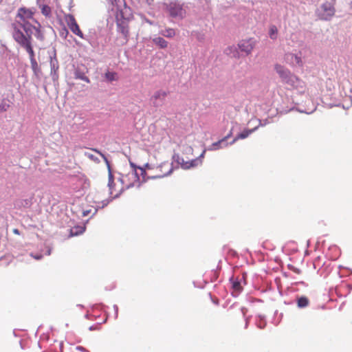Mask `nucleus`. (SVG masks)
Segmentation results:
<instances>
[{
	"instance_id": "1",
	"label": "nucleus",
	"mask_w": 352,
	"mask_h": 352,
	"mask_svg": "<svg viewBox=\"0 0 352 352\" xmlns=\"http://www.w3.org/2000/svg\"><path fill=\"white\" fill-rule=\"evenodd\" d=\"M34 8L21 7L17 10L15 19L11 23L12 37L34 34V37L40 43L45 40L44 28L34 16Z\"/></svg>"
},
{
	"instance_id": "2",
	"label": "nucleus",
	"mask_w": 352,
	"mask_h": 352,
	"mask_svg": "<svg viewBox=\"0 0 352 352\" xmlns=\"http://www.w3.org/2000/svg\"><path fill=\"white\" fill-rule=\"evenodd\" d=\"M336 14V8L332 2L326 1L318 6L315 10L317 19L330 21Z\"/></svg>"
},
{
	"instance_id": "3",
	"label": "nucleus",
	"mask_w": 352,
	"mask_h": 352,
	"mask_svg": "<svg viewBox=\"0 0 352 352\" xmlns=\"http://www.w3.org/2000/svg\"><path fill=\"white\" fill-rule=\"evenodd\" d=\"M34 34L28 36H20L12 37L13 40L22 49H23L29 55L30 60H36L35 52L34 50L33 39Z\"/></svg>"
},
{
	"instance_id": "4",
	"label": "nucleus",
	"mask_w": 352,
	"mask_h": 352,
	"mask_svg": "<svg viewBox=\"0 0 352 352\" xmlns=\"http://www.w3.org/2000/svg\"><path fill=\"white\" fill-rule=\"evenodd\" d=\"M166 10L169 15L173 18H183L186 14V11L183 8V4L177 0L167 3Z\"/></svg>"
},
{
	"instance_id": "5",
	"label": "nucleus",
	"mask_w": 352,
	"mask_h": 352,
	"mask_svg": "<svg viewBox=\"0 0 352 352\" xmlns=\"http://www.w3.org/2000/svg\"><path fill=\"white\" fill-rule=\"evenodd\" d=\"M276 72L279 75L283 82L289 85H293L295 82L296 76L290 72V71L284 66L276 64L274 66Z\"/></svg>"
},
{
	"instance_id": "6",
	"label": "nucleus",
	"mask_w": 352,
	"mask_h": 352,
	"mask_svg": "<svg viewBox=\"0 0 352 352\" xmlns=\"http://www.w3.org/2000/svg\"><path fill=\"white\" fill-rule=\"evenodd\" d=\"M168 92L162 89L156 91L150 98L151 105L156 109L162 107L166 103V98Z\"/></svg>"
},
{
	"instance_id": "7",
	"label": "nucleus",
	"mask_w": 352,
	"mask_h": 352,
	"mask_svg": "<svg viewBox=\"0 0 352 352\" xmlns=\"http://www.w3.org/2000/svg\"><path fill=\"white\" fill-rule=\"evenodd\" d=\"M66 20H67V25L69 26V29L74 34L78 36L81 38L86 39L87 41H89V43L92 46L94 45V42H92L91 41H90L88 38H86L85 37V36H84L83 33L82 32V31L80 30L79 25H78L74 15L69 14L66 16Z\"/></svg>"
},
{
	"instance_id": "8",
	"label": "nucleus",
	"mask_w": 352,
	"mask_h": 352,
	"mask_svg": "<svg viewBox=\"0 0 352 352\" xmlns=\"http://www.w3.org/2000/svg\"><path fill=\"white\" fill-rule=\"evenodd\" d=\"M132 17V10L126 2L116 9V19L129 21Z\"/></svg>"
},
{
	"instance_id": "9",
	"label": "nucleus",
	"mask_w": 352,
	"mask_h": 352,
	"mask_svg": "<svg viewBox=\"0 0 352 352\" xmlns=\"http://www.w3.org/2000/svg\"><path fill=\"white\" fill-rule=\"evenodd\" d=\"M255 41L254 38H250L246 40H242L238 44V47L240 52H244L245 55L250 54L253 48L254 47Z\"/></svg>"
},
{
	"instance_id": "10",
	"label": "nucleus",
	"mask_w": 352,
	"mask_h": 352,
	"mask_svg": "<svg viewBox=\"0 0 352 352\" xmlns=\"http://www.w3.org/2000/svg\"><path fill=\"white\" fill-rule=\"evenodd\" d=\"M92 151L98 153L102 157V159L104 160V161L107 165V170H108V179H109L107 186L109 187V190H111V184H115V182H114V176L112 173L110 162H109V160L107 159V157H106V155L104 153H102L100 151H99L98 148H92Z\"/></svg>"
},
{
	"instance_id": "11",
	"label": "nucleus",
	"mask_w": 352,
	"mask_h": 352,
	"mask_svg": "<svg viewBox=\"0 0 352 352\" xmlns=\"http://www.w3.org/2000/svg\"><path fill=\"white\" fill-rule=\"evenodd\" d=\"M59 68L58 61L56 58V50H54V54L50 56V74L52 78V80L55 81L58 79V70Z\"/></svg>"
},
{
	"instance_id": "12",
	"label": "nucleus",
	"mask_w": 352,
	"mask_h": 352,
	"mask_svg": "<svg viewBox=\"0 0 352 352\" xmlns=\"http://www.w3.org/2000/svg\"><path fill=\"white\" fill-rule=\"evenodd\" d=\"M230 281L232 285V288L233 289L232 296L236 298L243 290L242 283L239 280V276H232L230 278Z\"/></svg>"
},
{
	"instance_id": "13",
	"label": "nucleus",
	"mask_w": 352,
	"mask_h": 352,
	"mask_svg": "<svg viewBox=\"0 0 352 352\" xmlns=\"http://www.w3.org/2000/svg\"><path fill=\"white\" fill-rule=\"evenodd\" d=\"M129 21L116 19L118 32L121 33L126 41L128 40L129 34L128 26Z\"/></svg>"
},
{
	"instance_id": "14",
	"label": "nucleus",
	"mask_w": 352,
	"mask_h": 352,
	"mask_svg": "<svg viewBox=\"0 0 352 352\" xmlns=\"http://www.w3.org/2000/svg\"><path fill=\"white\" fill-rule=\"evenodd\" d=\"M34 195L28 198L16 199L14 203V208L17 209L30 208L33 204Z\"/></svg>"
},
{
	"instance_id": "15",
	"label": "nucleus",
	"mask_w": 352,
	"mask_h": 352,
	"mask_svg": "<svg viewBox=\"0 0 352 352\" xmlns=\"http://www.w3.org/2000/svg\"><path fill=\"white\" fill-rule=\"evenodd\" d=\"M258 129V126L253 129H245L243 131L238 133L236 137L230 142V144H234L239 140H243L247 138L250 135L255 132Z\"/></svg>"
},
{
	"instance_id": "16",
	"label": "nucleus",
	"mask_w": 352,
	"mask_h": 352,
	"mask_svg": "<svg viewBox=\"0 0 352 352\" xmlns=\"http://www.w3.org/2000/svg\"><path fill=\"white\" fill-rule=\"evenodd\" d=\"M295 302L298 309H305L310 305V300L308 297L303 295H296Z\"/></svg>"
},
{
	"instance_id": "17",
	"label": "nucleus",
	"mask_w": 352,
	"mask_h": 352,
	"mask_svg": "<svg viewBox=\"0 0 352 352\" xmlns=\"http://www.w3.org/2000/svg\"><path fill=\"white\" fill-rule=\"evenodd\" d=\"M296 109L297 111L300 112V113H305L306 114H311L313 112H314L316 109V107H314L312 109L309 110V109H300V108H295L294 107H280L279 109H278L277 110L280 113H287L288 112L292 111V110H294Z\"/></svg>"
},
{
	"instance_id": "18",
	"label": "nucleus",
	"mask_w": 352,
	"mask_h": 352,
	"mask_svg": "<svg viewBox=\"0 0 352 352\" xmlns=\"http://www.w3.org/2000/svg\"><path fill=\"white\" fill-rule=\"evenodd\" d=\"M224 52L226 55L230 57L239 58L241 56L239 47H236L234 45L226 47Z\"/></svg>"
},
{
	"instance_id": "19",
	"label": "nucleus",
	"mask_w": 352,
	"mask_h": 352,
	"mask_svg": "<svg viewBox=\"0 0 352 352\" xmlns=\"http://www.w3.org/2000/svg\"><path fill=\"white\" fill-rule=\"evenodd\" d=\"M130 166L132 168L131 173H129L126 177H133L135 181H140V176L137 172V170L139 169L141 166L136 165L134 162L129 160Z\"/></svg>"
},
{
	"instance_id": "20",
	"label": "nucleus",
	"mask_w": 352,
	"mask_h": 352,
	"mask_svg": "<svg viewBox=\"0 0 352 352\" xmlns=\"http://www.w3.org/2000/svg\"><path fill=\"white\" fill-rule=\"evenodd\" d=\"M123 191L124 188H121L120 192L115 195L113 197L103 200L102 201V206H98V208L95 209V211L91 217L94 216L97 213L98 208H103L104 207L107 206L113 199L118 198Z\"/></svg>"
},
{
	"instance_id": "21",
	"label": "nucleus",
	"mask_w": 352,
	"mask_h": 352,
	"mask_svg": "<svg viewBox=\"0 0 352 352\" xmlns=\"http://www.w3.org/2000/svg\"><path fill=\"white\" fill-rule=\"evenodd\" d=\"M85 226H76L70 229L69 236H75L82 234L85 231Z\"/></svg>"
},
{
	"instance_id": "22",
	"label": "nucleus",
	"mask_w": 352,
	"mask_h": 352,
	"mask_svg": "<svg viewBox=\"0 0 352 352\" xmlns=\"http://www.w3.org/2000/svg\"><path fill=\"white\" fill-rule=\"evenodd\" d=\"M153 43L160 49H164L168 46V42L161 36H156L153 38Z\"/></svg>"
},
{
	"instance_id": "23",
	"label": "nucleus",
	"mask_w": 352,
	"mask_h": 352,
	"mask_svg": "<svg viewBox=\"0 0 352 352\" xmlns=\"http://www.w3.org/2000/svg\"><path fill=\"white\" fill-rule=\"evenodd\" d=\"M255 324L258 328L261 329H264L267 324L265 316L261 314L257 315L256 316Z\"/></svg>"
},
{
	"instance_id": "24",
	"label": "nucleus",
	"mask_w": 352,
	"mask_h": 352,
	"mask_svg": "<svg viewBox=\"0 0 352 352\" xmlns=\"http://www.w3.org/2000/svg\"><path fill=\"white\" fill-rule=\"evenodd\" d=\"M104 78L107 82H111L113 81H117L118 80V75L115 72L107 71L104 73Z\"/></svg>"
},
{
	"instance_id": "25",
	"label": "nucleus",
	"mask_w": 352,
	"mask_h": 352,
	"mask_svg": "<svg viewBox=\"0 0 352 352\" xmlns=\"http://www.w3.org/2000/svg\"><path fill=\"white\" fill-rule=\"evenodd\" d=\"M75 78L82 80L87 83L90 82L89 78L80 69H76L74 72Z\"/></svg>"
},
{
	"instance_id": "26",
	"label": "nucleus",
	"mask_w": 352,
	"mask_h": 352,
	"mask_svg": "<svg viewBox=\"0 0 352 352\" xmlns=\"http://www.w3.org/2000/svg\"><path fill=\"white\" fill-rule=\"evenodd\" d=\"M278 36V29L276 25H271L269 28V36L272 40H276Z\"/></svg>"
},
{
	"instance_id": "27",
	"label": "nucleus",
	"mask_w": 352,
	"mask_h": 352,
	"mask_svg": "<svg viewBox=\"0 0 352 352\" xmlns=\"http://www.w3.org/2000/svg\"><path fill=\"white\" fill-rule=\"evenodd\" d=\"M224 140L221 138L219 140H218L217 142H215L214 143H212L210 146H209L207 148L208 151H217V150H219L221 148V144L223 142Z\"/></svg>"
},
{
	"instance_id": "28",
	"label": "nucleus",
	"mask_w": 352,
	"mask_h": 352,
	"mask_svg": "<svg viewBox=\"0 0 352 352\" xmlns=\"http://www.w3.org/2000/svg\"><path fill=\"white\" fill-rule=\"evenodd\" d=\"M31 68L33 71V73L35 76H38L39 73H41V68L38 66V64L36 60H30Z\"/></svg>"
},
{
	"instance_id": "29",
	"label": "nucleus",
	"mask_w": 352,
	"mask_h": 352,
	"mask_svg": "<svg viewBox=\"0 0 352 352\" xmlns=\"http://www.w3.org/2000/svg\"><path fill=\"white\" fill-rule=\"evenodd\" d=\"M41 10V13L46 17L50 16L52 14V9L47 5L39 6Z\"/></svg>"
},
{
	"instance_id": "30",
	"label": "nucleus",
	"mask_w": 352,
	"mask_h": 352,
	"mask_svg": "<svg viewBox=\"0 0 352 352\" xmlns=\"http://www.w3.org/2000/svg\"><path fill=\"white\" fill-rule=\"evenodd\" d=\"M10 105L6 99H3L0 101V113L6 111Z\"/></svg>"
},
{
	"instance_id": "31",
	"label": "nucleus",
	"mask_w": 352,
	"mask_h": 352,
	"mask_svg": "<svg viewBox=\"0 0 352 352\" xmlns=\"http://www.w3.org/2000/svg\"><path fill=\"white\" fill-rule=\"evenodd\" d=\"M188 165H186L185 167L186 169H190V168H194L201 165L199 163V160L197 158L188 161Z\"/></svg>"
},
{
	"instance_id": "32",
	"label": "nucleus",
	"mask_w": 352,
	"mask_h": 352,
	"mask_svg": "<svg viewBox=\"0 0 352 352\" xmlns=\"http://www.w3.org/2000/svg\"><path fill=\"white\" fill-rule=\"evenodd\" d=\"M162 34L165 37L172 38L175 36V32L173 29L168 28L166 29L164 31H162Z\"/></svg>"
},
{
	"instance_id": "33",
	"label": "nucleus",
	"mask_w": 352,
	"mask_h": 352,
	"mask_svg": "<svg viewBox=\"0 0 352 352\" xmlns=\"http://www.w3.org/2000/svg\"><path fill=\"white\" fill-rule=\"evenodd\" d=\"M171 166H173V163L171 164ZM173 169H174V168L173 166H171V168L169 169V170L166 173H165L164 175L148 177V179H158V178H162L163 177H167V176L170 175L173 173Z\"/></svg>"
},
{
	"instance_id": "34",
	"label": "nucleus",
	"mask_w": 352,
	"mask_h": 352,
	"mask_svg": "<svg viewBox=\"0 0 352 352\" xmlns=\"http://www.w3.org/2000/svg\"><path fill=\"white\" fill-rule=\"evenodd\" d=\"M109 1L112 6L116 7V9L118 8V7H120L125 3L124 0H109Z\"/></svg>"
},
{
	"instance_id": "35",
	"label": "nucleus",
	"mask_w": 352,
	"mask_h": 352,
	"mask_svg": "<svg viewBox=\"0 0 352 352\" xmlns=\"http://www.w3.org/2000/svg\"><path fill=\"white\" fill-rule=\"evenodd\" d=\"M85 155L89 158L90 160H91L92 161L96 162V163H99L100 162V160L98 159V157H96L94 155L91 154V153H87L86 152L85 153Z\"/></svg>"
},
{
	"instance_id": "36",
	"label": "nucleus",
	"mask_w": 352,
	"mask_h": 352,
	"mask_svg": "<svg viewBox=\"0 0 352 352\" xmlns=\"http://www.w3.org/2000/svg\"><path fill=\"white\" fill-rule=\"evenodd\" d=\"M221 261H219V263H218V265L217 267V270H212L213 274H214V280H216L218 276H219L218 270H220L221 268Z\"/></svg>"
},
{
	"instance_id": "37",
	"label": "nucleus",
	"mask_w": 352,
	"mask_h": 352,
	"mask_svg": "<svg viewBox=\"0 0 352 352\" xmlns=\"http://www.w3.org/2000/svg\"><path fill=\"white\" fill-rule=\"evenodd\" d=\"M139 169L141 170V175L143 179V182H146L148 180V177H146V172L145 168L141 166Z\"/></svg>"
},
{
	"instance_id": "38",
	"label": "nucleus",
	"mask_w": 352,
	"mask_h": 352,
	"mask_svg": "<svg viewBox=\"0 0 352 352\" xmlns=\"http://www.w3.org/2000/svg\"><path fill=\"white\" fill-rule=\"evenodd\" d=\"M292 59L294 60L296 63L298 65H302V59L301 57L298 56L297 54L292 55Z\"/></svg>"
},
{
	"instance_id": "39",
	"label": "nucleus",
	"mask_w": 352,
	"mask_h": 352,
	"mask_svg": "<svg viewBox=\"0 0 352 352\" xmlns=\"http://www.w3.org/2000/svg\"><path fill=\"white\" fill-rule=\"evenodd\" d=\"M258 125L257 126L258 128L259 126H266L267 124H270V122L269 121L268 119H264V120H258Z\"/></svg>"
},
{
	"instance_id": "40",
	"label": "nucleus",
	"mask_w": 352,
	"mask_h": 352,
	"mask_svg": "<svg viewBox=\"0 0 352 352\" xmlns=\"http://www.w3.org/2000/svg\"><path fill=\"white\" fill-rule=\"evenodd\" d=\"M182 158L178 153H174L173 155V161L177 163V164H179Z\"/></svg>"
},
{
	"instance_id": "41",
	"label": "nucleus",
	"mask_w": 352,
	"mask_h": 352,
	"mask_svg": "<svg viewBox=\"0 0 352 352\" xmlns=\"http://www.w3.org/2000/svg\"><path fill=\"white\" fill-rule=\"evenodd\" d=\"M30 256L36 260H41L43 258V254L41 253H31Z\"/></svg>"
},
{
	"instance_id": "42",
	"label": "nucleus",
	"mask_w": 352,
	"mask_h": 352,
	"mask_svg": "<svg viewBox=\"0 0 352 352\" xmlns=\"http://www.w3.org/2000/svg\"><path fill=\"white\" fill-rule=\"evenodd\" d=\"M239 276V280L241 283H243L244 285H246V276L247 274L245 272H243L241 276Z\"/></svg>"
},
{
	"instance_id": "43",
	"label": "nucleus",
	"mask_w": 352,
	"mask_h": 352,
	"mask_svg": "<svg viewBox=\"0 0 352 352\" xmlns=\"http://www.w3.org/2000/svg\"><path fill=\"white\" fill-rule=\"evenodd\" d=\"M294 285L297 287L296 290L300 289L299 286L307 287V284L303 281L296 282Z\"/></svg>"
},
{
	"instance_id": "44",
	"label": "nucleus",
	"mask_w": 352,
	"mask_h": 352,
	"mask_svg": "<svg viewBox=\"0 0 352 352\" xmlns=\"http://www.w3.org/2000/svg\"><path fill=\"white\" fill-rule=\"evenodd\" d=\"M179 165H180V166H181V167H182L183 169L186 170L185 167H186V165H187V166L188 165V161H185V160H184V159L182 157V158L181 159V161H180V162H179Z\"/></svg>"
},
{
	"instance_id": "45",
	"label": "nucleus",
	"mask_w": 352,
	"mask_h": 352,
	"mask_svg": "<svg viewBox=\"0 0 352 352\" xmlns=\"http://www.w3.org/2000/svg\"><path fill=\"white\" fill-rule=\"evenodd\" d=\"M100 308L101 309H104V307H106V305H104V304L102 303H99V304H95L92 306V309H98V308Z\"/></svg>"
},
{
	"instance_id": "46",
	"label": "nucleus",
	"mask_w": 352,
	"mask_h": 352,
	"mask_svg": "<svg viewBox=\"0 0 352 352\" xmlns=\"http://www.w3.org/2000/svg\"><path fill=\"white\" fill-rule=\"evenodd\" d=\"M207 149H204L202 153L200 154V155L197 157V159H199V163L200 164H202V159L204 157V155L206 153V151Z\"/></svg>"
},
{
	"instance_id": "47",
	"label": "nucleus",
	"mask_w": 352,
	"mask_h": 352,
	"mask_svg": "<svg viewBox=\"0 0 352 352\" xmlns=\"http://www.w3.org/2000/svg\"><path fill=\"white\" fill-rule=\"evenodd\" d=\"M76 349L77 351H81V352H89V351H88L87 349H85V347H83L82 346H77L76 347Z\"/></svg>"
},
{
	"instance_id": "48",
	"label": "nucleus",
	"mask_w": 352,
	"mask_h": 352,
	"mask_svg": "<svg viewBox=\"0 0 352 352\" xmlns=\"http://www.w3.org/2000/svg\"><path fill=\"white\" fill-rule=\"evenodd\" d=\"M113 309H114V312H115L114 318H115V319H117L118 316V305H113Z\"/></svg>"
},
{
	"instance_id": "49",
	"label": "nucleus",
	"mask_w": 352,
	"mask_h": 352,
	"mask_svg": "<svg viewBox=\"0 0 352 352\" xmlns=\"http://www.w3.org/2000/svg\"><path fill=\"white\" fill-rule=\"evenodd\" d=\"M232 129L230 131V132L225 136L223 137L222 139L223 140H228L230 138H231L232 136V134H233V132H232Z\"/></svg>"
},
{
	"instance_id": "50",
	"label": "nucleus",
	"mask_w": 352,
	"mask_h": 352,
	"mask_svg": "<svg viewBox=\"0 0 352 352\" xmlns=\"http://www.w3.org/2000/svg\"><path fill=\"white\" fill-rule=\"evenodd\" d=\"M68 34L69 31L66 28H64L63 30L60 32V36L65 38Z\"/></svg>"
},
{
	"instance_id": "51",
	"label": "nucleus",
	"mask_w": 352,
	"mask_h": 352,
	"mask_svg": "<svg viewBox=\"0 0 352 352\" xmlns=\"http://www.w3.org/2000/svg\"><path fill=\"white\" fill-rule=\"evenodd\" d=\"M221 148H226L230 144V142H228V140H225L221 144Z\"/></svg>"
},
{
	"instance_id": "52",
	"label": "nucleus",
	"mask_w": 352,
	"mask_h": 352,
	"mask_svg": "<svg viewBox=\"0 0 352 352\" xmlns=\"http://www.w3.org/2000/svg\"><path fill=\"white\" fill-rule=\"evenodd\" d=\"M250 320V316H248V317L245 318V329H247L248 327Z\"/></svg>"
},
{
	"instance_id": "53",
	"label": "nucleus",
	"mask_w": 352,
	"mask_h": 352,
	"mask_svg": "<svg viewBox=\"0 0 352 352\" xmlns=\"http://www.w3.org/2000/svg\"><path fill=\"white\" fill-rule=\"evenodd\" d=\"M349 100L350 101V105H346L345 104H342V107L344 109H349L351 106H352V98H351V97H349Z\"/></svg>"
},
{
	"instance_id": "54",
	"label": "nucleus",
	"mask_w": 352,
	"mask_h": 352,
	"mask_svg": "<svg viewBox=\"0 0 352 352\" xmlns=\"http://www.w3.org/2000/svg\"><path fill=\"white\" fill-rule=\"evenodd\" d=\"M289 269H292L294 272L297 273V274H299L300 272V270L295 267H293L292 265H289Z\"/></svg>"
},
{
	"instance_id": "55",
	"label": "nucleus",
	"mask_w": 352,
	"mask_h": 352,
	"mask_svg": "<svg viewBox=\"0 0 352 352\" xmlns=\"http://www.w3.org/2000/svg\"><path fill=\"white\" fill-rule=\"evenodd\" d=\"M134 186H135L134 182H131V183H129V184H127V185H126V188H124V190L125 189H129V188H131L134 187Z\"/></svg>"
},
{
	"instance_id": "56",
	"label": "nucleus",
	"mask_w": 352,
	"mask_h": 352,
	"mask_svg": "<svg viewBox=\"0 0 352 352\" xmlns=\"http://www.w3.org/2000/svg\"><path fill=\"white\" fill-rule=\"evenodd\" d=\"M241 313H242L243 317L245 318V314L248 311V309L243 307H241Z\"/></svg>"
},
{
	"instance_id": "57",
	"label": "nucleus",
	"mask_w": 352,
	"mask_h": 352,
	"mask_svg": "<svg viewBox=\"0 0 352 352\" xmlns=\"http://www.w3.org/2000/svg\"><path fill=\"white\" fill-rule=\"evenodd\" d=\"M51 253H52V248H51L50 247H49V246H48V247H47V250H46V251H45V254L46 255L49 256V255H50V254H51Z\"/></svg>"
},
{
	"instance_id": "58",
	"label": "nucleus",
	"mask_w": 352,
	"mask_h": 352,
	"mask_svg": "<svg viewBox=\"0 0 352 352\" xmlns=\"http://www.w3.org/2000/svg\"><path fill=\"white\" fill-rule=\"evenodd\" d=\"M91 212V210H86L82 212V217L87 216Z\"/></svg>"
},
{
	"instance_id": "59",
	"label": "nucleus",
	"mask_w": 352,
	"mask_h": 352,
	"mask_svg": "<svg viewBox=\"0 0 352 352\" xmlns=\"http://www.w3.org/2000/svg\"><path fill=\"white\" fill-rule=\"evenodd\" d=\"M346 287L348 289V294H349L352 291V285L351 284H346Z\"/></svg>"
},
{
	"instance_id": "60",
	"label": "nucleus",
	"mask_w": 352,
	"mask_h": 352,
	"mask_svg": "<svg viewBox=\"0 0 352 352\" xmlns=\"http://www.w3.org/2000/svg\"><path fill=\"white\" fill-rule=\"evenodd\" d=\"M98 329V327H97V326H96V325H91V326H90V327H89V331H95V330H96V329Z\"/></svg>"
},
{
	"instance_id": "61",
	"label": "nucleus",
	"mask_w": 352,
	"mask_h": 352,
	"mask_svg": "<svg viewBox=\"0 0 352 352\" xmlns=\"http://www.w3.org/2000/svg\"><path fill=\"white\" fill-rule=\"evenodd\" d=\"M13 233L15 234L19 235L20 234V231H19V229L14 228V229H13Z\"/></svg>"
},
{
	"instance_id": "62",
	"label": "nucleus",
	"mask_w": 352,
	"mask_h": 352,
	"mask_svg": "<svg viewBox=\"0 0 352 352\" xmlns=\"http://www.w3.org/2000/svg\"><path fill=\"white\" fill-rule=\"evenodd\" d=\"M230 252L231 255H232V256H236L237 255L236 252L233 250H230Z\"/></svg>"
},
{
	"instance_id": "63",
	"label": "nucleus",
	"mask_w": 352,
	"mask_h": 352,
	"mask_svg": "<svg viewBox=\"0 0 352 352\" xmlns=\"http://www.w3.org/2000/svg\"><path fill=\"white\" fill-rule=\"evenodd\" d=\"M142 168H144L145 170L146 168L149 169L151 168V166H150V164L148 163H146V164H144V166Z\"/></svg>"
},
{
	"instance_id": "64",
	"label": "nucleus",
	"mask_w": 352,
	"mask_h": 352,
	"mask_svg": "<svg viewBox=\"0 0 352 352\" xmlns=\"http://www.w3.org/2000/svg\"><path fill=\"white\" fill-rule=\"evenodd\" d=\"M118 181L122 184L124 183V179L122 176L118 179Z\"/></svg>"
}]
</instances>
